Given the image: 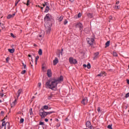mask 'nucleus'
I'll list each match as a JSON object with an SVG mask.
<instances>
[{
    "label": "nucleus",
    "instance_id": "obj_1",
    "mask_svg": "<svg viewBox=\"0 0 129 129\" xmlns=\"http://www.w3.org/2000/svg\"><path fill=\"white\" fill-rule=\"evenodd\" d=\"M63 80V77L62 76H60L57 79H52L49 80L45 84L46 88H49V89H51V90H56L57 88V85L60 82H62Z\"/></svg>",
    "mask_w": 129,
    "mask_h": 129
},
{
    "label": "nucleus",
    "instance_id": "obj_2",
    "mask_svg": "<svg viewBox=\"0 0 129 129\" xmlns=\"http://www.w3.org/2000/svg\"><path fill=\"white\" fill-rule=\"evenodd\" d=\"M39 114L40 116H41V118H45V117L47 116L46 111H45V110H43V109H40L39 110Z\"/></svg>",
    "mask_w": 129,
    "mask_h": 129
},
{
    "label": "nucleus",
    "instance_id": "obj_3",
    "mask_svg": "<svg viewBox=\"0 0 129 129\" xmlns=\"http://www.w3.org/2000/svg\"><path fill=\"white\" fill-rule=\"evenodd\" d=\"M69 62L70 64H77V60L73 57L69 58Z\"/></svg>",
    "mask_w": 129,
    "mask_h": 129
},
{
    "label": "nucleus",
    "instance_id": "obj_4",
    "mask_svg": "<svg viewBox=\"0 0 129 129\" xmlns=\"http://www.w3.org/2000/svg\"><path fill=\"white\" fill-rule=\"evenodd\" d=\"M44 22H50L51 21V15L50 14H46L44 19Z\"/></svg>",
    "mask_w": 129,
    "mask_h": 129
},
{
    "label": "nucleus",
    "instance_id": "obj_5",
    "mask_svg": "<svg viewBox=\"0 0 129 129\" xmlns=\"http://www.w3.org/2000/svg\"><path fill=\"white\" fill-rule=\"evenodd\" d=\"M76 27V28H79L80 30L82 32V30H83V25H82V24H81V23H79L77 24Z\"/></svg>",
    "mask_w": 129,
    "mask_h": 129
},
{
    "label": "nucleus",
    "instance_id": "obj_6",
    "mask_svg": "<svg viewBox=\"0 0 129 129\" xmlns=\"http://www.w3.org/2000/svg\"><path fill=\"white\" fill-rule=\"evenodd\" d=\"M87 41L89 45H93L94 42V39L93 38H87Z\"/></svg>",
    "mask_w": 129,
    "mask_h": 129
},
{
    "label": "nucleus",
    "instance_id": "obj_7",
    "mask_svg": "<svg viewBox=\"0 0 129 129\" xmlns=\"http://www.w3.org/2000/svg\"><path fill=\"white\" fill-rule=\"evenodd\" d=\"M87 102H88V99L87 98V97H85L81 101V103L84 105H86V104H87Z\"/></svg>",
    "mask_w": 129,
    "mask_h": 129
},
{
    "label": "nucleus",
    "instance_id": "obj_8",
    "mask_svg": "<svg viewBox=\"0 0 129 129\" xmlns=\"http://www.w3.org/2000/svg\"><path fill=\"white\" fill-rule=\"evenodd\" d=\"M86 125L87 127H88L89 128L92 129V125H91V122L90 121H88L86 123Z\"/></svg>",
    "mask_w": 129,
    "mask_h": 129
},
{
    "label": "nucleus",
    "instance_id": "obj_9",
    "mask_svg": "<svg viewBox=\"0 0 129 129\" xmlns=\"http://www.w3.org/2000/svg\"><path fill=\"white\" fill-rule=\"evenodd\" d=\"M99 57V52H97L94 53L93 59L96 60Z\"/></svg>",
    "mask_w": 129,
    "mask_h": 129
},
{
    "label": "nucleus",
    "instance_id": "obj_10",
    "mask_svg": "<svg viewBox=\"0 0 129 129\" xmlns=\"http://www.w3.org/2000/svg\"><path fill=\"white\" fill-rule=\"evenodd\" d=\"M22 92H23V90L22 89H20L18 91L17 93L16 94L17 98H19V97H20V95H21Z\"/></svg>",
    "mask_w": 129,
    "mask_h": 129
},
{
    "label": "nucleus",
    "instance_id": "obj_11",
    "mask_svg": "<svg viewBox=\"0 0 129 129\" xmlns=\"http://www.w3.org/2000/svg\"><path fill=\"white\" fill-rule=\"evenodd\" d=\"M47 75L48 77L50 78L52 76V73L51 72V70H48L47 71Z\"/></svg>",
    "mask_w": 129,
    "mask_h": 129
},
{
    "label": "nucleus",
    "instance_id": "obj_12",
    "mask_svg": "<svg viewBox=\"0 0 129 129\" xmlns=\"http://www.w3.org/2000/svg\"><path fill=\"white\" fill-rule=\"evenodd\" d=\"M58 62L59 60H58V58L55 57V59L53 60V64L55 66V65H56Z\"/></svg>",
    "mask_w": 129,
    "mask_h": 129
},
{
    "label": "nucleus",
    "instance_id": "obj_13",
    "mask_svg": "<svg viewBox=\"0 0 129 129\" xmlns=\"http://www.w3.org/2000/svg\"><path fill=\"white\" fill-rule=\"evenodd\" d=\"M45 31H46L47 34H50V32H51V27H46Z\"/></svg>",
    "mask_w": 129,
    "mask_h": 129
},
{
    "label": "nucleus",
    "instance_id": "obj_14",
    "mask_svg": "<svg viewBox=\"0 0 129 129\" xmlns=\"http://www.w3.org/2000/svg\"><path fill=\"white\" fill-rule=\"evenodd\" d=\"M5 129H10V122H7L6 123Z\"/></svg>",
    "mask_w": 129,
    "mask_h": 129
},
{
    "label": "nucleus",
    "instance_id": "obj_15",
    "mask_svg": "<svg viewBox=\"0 0 129 129\" xmlns=\"http://www.w3.org/2000/svg\"><path fill=\"white\" fill-rule=\"evenodd\" d=\"M16 16V13H14L12 15L10 14L7 16V19H11L12 18H14Z\"/></svg>",
    "mask_w": 129,
    "mask_h": 129
},
{
    "label": "nucleus",
    "instance_id": "obj_16",
    "mask_svg": "<svg viewBox=\"0 0 129 129\" xmlns=\"http://www.w3.org/2000/svg\"><path fill=\"white\" fill-rule=\"evenodd\" d=\"M16 104H17V99H15V101L11 103V107H14V106H15Z\"/></svg>",
    "mask_w": 129,
    "mask_h": 129
},
{
    "label": "nucleus",
    "instance_id": "obj_17",
    "mask_svg": "<svg viewBox=\"0 0 129 129\" xmlns=\"http://www.w3.org/2000/svg\"><path fill=\"white\" fill-rule=\"evenodd\" d=\"M105 74V72H102L100 74L97 75V77H101V76H103V75Z\"/></svg>",
    "mask_w": 129,
    "mask_h": 129
},
{
    "label": "nucleus",
    "instance_id": "obj_18",
    "mask_svg": "<svg viewBox=\"0 0 129 129\" xmlns=\"http://www.w3.org/2000/svg\"><path fill=\"white\" fill-rule=\"evenodd\" d=\"M87 16L90 19H92V18H93V14H92L91 13H88L87 14Z\"/></svg>",
    "mask_w": 129,
    "mask_h": 129
},
{
    "label": "nucleus",
    "instance_id": "obj_19",
    "mask_svg": "<svg viewBox=\"0 0 129 129\" xmlns=\"http://www.w3.org/2000/svg\"><path fill=\"white\" fill-rule=\"evenodd\" d=\"M48 108H49L48 105H44L41 108V109H43V110H44V109L47 110L48 109Z\"/></svg>",
    "mask_w": 129,
    "mask_h": 129
},
{
    "label": "nucleus",
    "instance_id": "obj_20",
    "mask_svg": "<svg viewBox=\"0 0 129 129\" xmlns=\"http://www.w3.org/2000/svg\"><path fill=\"white\" fill-rule=\"evenodd\" d=\"M109 44H110V41H108L105 43V48H107V47H109Z\"/></svg>",
    "mask_w": 129,
    "mask_h": 129
},
{
    "label": "nucleus",
    "instance_id": "obj_21",
    "mask_svg": "<svg viewBox=\"0 0 129 129\" xmlns=\"http://www.w3.org/2000/svg\"><path fill=\"white\" fill-rule=\"evenodd\" d=\"M9 52H10V53H14L15 52V48H12V49H8Z\"/></svg>",
    "mask_w": 129,
    "mask_h": 129
},
{
    "label": "nucleus",
    "instance_id": "obj_22",
    "mask_svg": "<svg viewBox=\"0 0 129 129\" xmlns=\"http://www.w3.org/2000/svg\"><path fill=\"white\" fill-rule=\"evenodd\" d=\"M52 113H55V111L46 112V116L49 114H52Z\"/></svg>",
    "mask_w": 129,
    "mask_h": 129
},
{
    "label": "nucleus",
    "instance_id": "obj_23",
    "mask_svg": "<svg viewBox=\"0 0 129 129\" xmlns=\"http://www.w3.org/2000/svg\"><path fill=\"white\" fill-rule=\"evenodd\" d=\"M49 10H50V8L47 5L45 8V13H48V12H49Z\"/></svg>",
    "mask_w": 129,
    "mask_h": 129
},
{
    "label": "nucleus",
    "instance_id": "obj_24",
    "mask_svg": "<svg viewBox=\"0 0 129 129\" xmlns=\"http://www.w3.org/2000/svg\"><path fill=\"white\" fill-rule=\"evenodd\" d=\"M63 16H61L59 18H58V22H62L63 21Z\"/></svg>",
    "mask_w": 129,
    "mask_h": 129
},
{
    "label": "nucleus",
    "instance_id": "obj_25",
    "mask_svg": "<svg viewBox=\"0 0 129 129\" xmlns=\"http://www.w3.org/2000/svg\"><path fill=\"white\" fill-rule=\"evenodd\" d=\"M38 54L39 55H40V56H41L43 54V51H42V49H39L38 51Z\"/></svg>",
    "mask_w": 129,
    "mask_h": 129
},
{
    "label": "nucleus",
    "instance_id": "obj_26",
    "mask_svg": "<svg viewBox=\"0 0 129 129\" xmlns=\"http://www.w3.org/2000/svg\"><path fill=\"white\" fill-rule=\"evenodd\" d=\"M114 9H115V10H119V9H120V6L115 5L114 7Z\"/></svg>",
    "mask_w": 129,
    "mask_h": 129
},
{
    "label": "nucleus",
    "instance_id": "obj_27",
    "mask_svg": "<svg viewBox=\"0 0 129 129\" xmlns=\"http://www.w3.org/2000/svg\"><path fill=\"white\" fill-rule=\"evenodd\" d=\"M24 4V5H26V6H30V0H27V4H26L25 3H23Z\"/></svg>",
    "mask_w": 129,
    "mask_h": 129
},
{
    "label": "nucleus",
    "instance_id": "obj_28",
    "mask_svg": "<svg viewBox=\"0 0 129 129\" xmlns=\"http://www.w3.org/2000/svg\"><path fill=\"white\" fill-rule=\"evenodd\" d=\"M48 2H44V4H42V6L43 7H46V6L47 7L48 6Z\"/></svg>",
    "mask_w": 129,
    "mask_h": 129
},
{
    "label": "nucleus",
    "instance_id": "obj_29",
    "mask_svg": "<svg viewBox=\"0 0 129 129\" xmlns=\"http://www.w3.org/2000/svg\"><path fill=\"white\" fill-rule=\"evenodd\" d=\"M113 56H114V57H117V53L116 52L113 51Z\"/></svg>",
    "mask_w": 129,
    "mask_h": 129
},
{
    "label": "nucleus",
    "instance_id": "obj_30",
    "mask_svg": "<svg viewBox=\"0 0 129 129\" xmlns=\"http://www.w3.org/2000/svg\"><path fill=\"white\" fill-rule=\"evenodd\" d=\"M29 113L30 115H32V114H33V109L30 108V109L29 110Z\"/></svg>",
    "mask_w": 129,
    "mask_h": 129
},
{
    "label": "nucleus",
    "instance_id": "obj_31",
    "mask_svg": "<svg viewBox=\"0 0 129 129\" xmlns=\"http://www.w3.org/2000/svg\"><path fill=\"white\" fill-rule=\"evenodd\" d=\"M38 59H39V56H37L35 58V64H37V62H38Z\"/></svg>",
    "mask_w": 129,
    "mask_h": 129
},
{
    "label": "nucleus",
    "instance_id": "obj_32",
    "mask_svg": "<svg viewBox=\"0 0 129 129\" xmlns=\"http://www.w3.org/2000/svg\"><path fill=\"white\" fill-rule=\"evenodd\" d=\"M87 68H88V69H90V68H91V66H90V63H89L87 65Z\"/></svg>",
    "mask_w": 129,
    "mask_h": 129
},
{
    "label": "nucleus",
    "instance_id": "obj_33",
    "mask_svg": "<svg viewBox=\"0 0 129 129\" xmlns=\"http://www.w3.org/2000/svg\"><path fill=\"white\" fill-rule=\"evenodd\" d=\"M107 128L110 129H112V125H110V124L108 125L107 126Z\"/></svg>",
    "mask_w": 129,
    "mask_h": 129
},
{
    "label": "nucleus",
    "instance_id": "obj_34",
    "mask_svg": "<svg viewBox=\"0 0 129 129\" xmlns=\"http://www.w3.org/2000/svg\"><path fill=\"white\" fill-rule=\"evenodd\" d=\"M64 25H67V24H68V21H67V20H65L63 23Z\"/></svg>",
    "mask_w": 129,
    "mask_h": 129
},
{
    "label": "nucleus",
    "instance_id": "obj_35",
    "mask_svg": "<svg viewBox=\"0 0 129 129\" xmlns=\"http://www.w3.org/2000/svg\"><path fill=\"white\" fill-rule=\"evenodd\" d=\"M24 118H21L20 123H23V122H24Z\"/></svg>",
    "mask_w": 129,
    "mask_h": 129
},
{
    "label": "nucleus",
    "instance_id": "obj_36",
    "mask_svg": "<svg viewBox=\"0 0 129 129\" xmlns=\"http://www.w3.org/2000/svg\"><path fill=\"white\" fill-rule=\"evenodd\" d=\"M2 126H6V121H3L2 124Z\"/></svg>",
    "mask_w": 129,
    "mask_h": 129
},
{
    "label": "nucleus",
    "instance_id": "obj_37",
    "mask_svg": "<svg viewBox=\"0 0 129 129\" xmlns=\"http://www.w3.org/2000/svg\"><path fill=\"white\" fill-rule=\"evenodd\" d=\"M81 16H82V15L81 14V13H79L78 15V17L81 18Z\"/></svg>",
    "mask_w": 129,
    "mask_h": 129
},
{
    "label": "nucleus",
    "instance_id": "obj_38",
    "mask_svg": "<svg viewBox=\"0 0 129 129\" xmlns=\"http://www.w3.org/2000/svg\"><path fill=\"white\" fill-rule=\"evenodd\" d=\"M125 97V98H127V97H129V93H127V94H126Z\"/></svg>",
    "mask_w": 129,
    "mask_h": 129
},
{
    "label": "nucleus",
    "instance_id": "obj_39",
    "mask_svg": "<svg viewBox=\"0 0 129 129\" xmlns=\"http://www.w3.org/2000/svg\"><path fill=\"white\" fill-rule=\"evenodd\" d=\"M23 67L24 68V69H26V68H27V65H26L25 64H24V63H22Z\"/></svg>",
    "mask_w": 129,
    "mask_h": 129
},
{
    "label": "nucleus",
    "instance_id": "obj_40",
    "mask_svg": "<svg viewBox=\"0 0 129 129\" xmlns=\"http://www.w3.org/2000/svg\"><path fill=\"white\" fill-rule=\"evenodd\" d=\"M101 108L100 107H98L97 108V111L98 112H100Z\"/></svg>",
    "mask_w": 129,
    "mask_h": 129
},
{
    "label": "nucleus",
    "instance_id": "obj_41",
    "mask_svg": "<svg viewBox=\"0 0 129 129\" xmlns=\"http://www.w3.org/2000/svg\"><path fill=\"white\" fill-rule=\"evenodd\" d=\"M18 4H19V1H18V0H16L15 2V7H17V5H18Z\"/></svg>",
    "mask_w": 129,
    "mask_h": 129
},
{
    "label": "nucleus",
    "instance_id": "obj_42",
    "mask_svg": "<svg viewBox=\"0 0 129 129\" xmlns=\"http://www.w3.org/2000/svg\"><path fill=\"white\" fill-rule=\"evenodd\" d=\"M109 22H110V21H111V20H112V17L109 16Z\"/></svg>",
    "mask_w": 129,
    "mask_h": 129
},
{
    "label": "nucleus",
    "instance_id": "obj_43",
    "mask_svg": "<svg viewBox=\"0 0 129 129\" xmlns=\"http://www.w3.org/2000/svg\"><path fill=\"white\" fill-rule=\"evenodd\" d=\"M39 125H44V122H40Z\"/></svg>",
    "mask_w": 129,
    "mask_h": 129
},
{
    "label": "nucleus",
    "instance_id": "obj_44",
    "mask_svg": "<svg viewBox=\"0 0 129 129\" xmlns=\"http://www.w3.org/2000/svg\"><path fill=\"white\" fill-rule=\"evenodd\" d=\"M9 60H10V57H7L6 59L7 63H8V62H9Z\"/></svg>",
    "mask_w": 129,
    "mask_h": 129
},
{
    "label": "nucleus",
    "instance_id": "obj_45",
    "mask_svg": "<svg viewBox=\"0 0 129 129\" xmlns=\"http://www.w3.org/2000/svg\"><path fill=\"white\" fill-rule=\"evenodd\" d=\"M36 7H38V8H40L41 10H43V9H44V7H41L40 5H36Z\"/></svg>",
    "mask_w": 129,
    "mask_h": 129
},
{
    "label": "nucleus",
    "instance_id": "obj_46",
    "mask_svg": "<svg viewBox=\"0 0 129 129\" xmlns=\"http://www.w3.org/2000/svg\"><path fill=\"white\" fill-rule=\"evenodd\" d=\"M25 73H26V70H23L21 72V74H25Z\"/></svg>",
    "mask_w": 129,
    "mask_h": 129
},
{
    "label": "nucleus",
    "instance_id": "obj_47",
    "mask_svg": "<svg viewBox=\"0 0 129 129\" xmlns=\"http://www.w3.org/2000/svg\"><path fill=\"white\" fill-rule=\"evenodd\" d=\"M63 48H62V49H61V51L60 52L61 56H62V55H63Z\"/></svg>",
    "mask_w": 129,
    "mask_h": 129
},
{
    "label": "nucleus",
    "instance_id": "obj_48",
    "mask_svg": "<svg viewBox=\"0 0 129 129\" xmlns=\"http://www.w3.org/2000/svg\"><path fill=\"white\" fill-rule=\"evenodd\" d=\"M11 37H13V38H15V35H14V34H13L12 33H11L10 34Z\"/></svg>",
    "mask_w": 129,
    "mask_h": 129
},
{
    "label": "nucleus",
    "instance_id": "obj_49",
    "mask_svg": "<svg viewBox=\"0 0 129 129\" xmlns=\"http://www.w3.org/2000/svg\"><path fill=\"white\" fill-rule=\"evenodd\" d=\"M38 87H41V85H42V84H41V83H38Z\"/></svg>",
    "mask_w": 129,
    "mask_h": 129
},
{
    "label": "nucleus",
    "instance_id": "obj_50",
    "mask_svg": "<svg viewBox=\"0 0 129 129\" xmlns=\"http://www.w3.org/2000/svg\"><path fill=\"white\" fill-rule=\"evenodd\" d=\"M51 98H52V95H50L49 96H48V99H51Z\"/></svg>",
    "mask_w": 129,
    "mask_h": 129
},
{
    "label": "nucleus",
    "instance_id": "obj_51",
    "mask_svg": "<svg viewBox=\"0 0 129 129\" xmlns=\"http://www.w3.org/2000/svg\"><path fill=\"white\" fill-rule=\"evenodd\" d=\"M44 120H45V121H46V122H48V121H49V119H48L47 118H45Z\"/></svg>",
    "mask_w": 129,
    "mask_h": 129
},
{
    "label": "nucleus",
    "instance_id": "obj_52",
    "mask_svg": "<svg viewBox=\"0 0 129 129\" xmlns=\"http://www.w3.org/2000/svg\"><path fill=\"white\" fill-rule=\"evenodd\" d=\"M0 95L2 97H4V93H0Z\"/></svg>",
    "mask_w": 129,
    "mask_h": 129
},
{
    "label": "nucleus",
    "instance_id": "obj_53",
    "mask_svg": "<svg viewBox=\"0 0 129 129\" xmlns=\"http://www.w3.org/2000/svg\"><path fill=\"white\" fill-rule=\"evenodd\" d=\"M83 67H85V68H86V67H87V65L85 64H84L83 65Z\"/></svg>",
    "mask_w": 129,
    "mask_h": 129
},
{
    "label": "nucleus",
    "instance_id": "obj_54",
    "mask_svg": "<svg viewBox=\"0 0 129 129\" xmlns=\"http://www.w3.org/2000/svg\"><path fill=\"white\" fill-rule=\"evenodd\" d=\"M4 113H5V112H4V111H1V114L2 115H3V114H4Z\"/></svg>",
    "mask_w": 129,
    "mask_h": 129
},
{
    "label": "nucleus",
    "instance_id": "obj_55",
    "mask_svg": "<svg viewBox=\"0 0 129 129\" xmlns=\"http://www.w3.org/2000/svg\"><path fill=\"white\" fill-rule=\"evenodd\" d=\"M128 107V105H127L125 106V109H127Z\"/></svg>",
    "mask_w": 129,
    "mask_h": 129
},
{
    "label": "nucleus",
    "instance_id": "obj_56",
    "mask_svg": "<svg viewBox=\"0 0 129 129\" xmlns=\"http://www.w3.org/2000/svg\"><path fill=\"white\" fill-rule=\"evenodd\" d=\"M119 1H117L116 2V5H119Z\"/></svg>",
    "mask_w": 129,
    "mask_h": 129
},
{
    "label": "nucleus",
    "instance_id": "obj_57",
    "mask_svg": "<svg viewBox=\"0 0 129 129\" xmlns=\"http://www.w3.org/2000/svg\"><path fill=\"white\" fill-rule=\"evenodd\" d=\"M60 123H58V124L56 125V126H57V127H59V126H60Z\"/></svg>",
    "mask_w": 129,
    "mask_h": 129
},
{
    "label": "nucleus",
    "instance_id": "obj_58",
    "mask_svg": "<svg viewBox=\"0 0 129 129\" xmlns=\"http://www.w3.org/2000/svg\"><path fill=\"white\" fill-rule=\"evenodd\" d=\"M126 82H127V84L129 85V80L128 79L126 80Z\"/></svg>",
    "mask_w": 129,
    "mask_h": 129
},
{
    "label": "nucleus",
    "instance_id": "obj_59",
    "mask_svg": "<svg viewBox=\"0 0 129 129\" xmlns=\"http://www.w3.org/2000/svg\"><path fill=\"white\" fill-rule=\"evenodd\" d=\"M8 117V116L7 115L6 117H5V118H4L3 120H5L6 119V118H7V117Z\"/></svg>",
    "mask_w": 129,
    "mask_h": 129
},
{
    "label": "nucleus",
    "instance_id": "obj_60",
    "mask_svg": "<svg viewBox=\"0 0 129 129\" xmlns=\"http://www.w3.org/2000/svg\"><path fill=\"white\" fill-rule=\"evenodd\" d=\"M55 120H56V121H57V122L59 121V119H56Z\"/></svg>",
    "mask_w": 129,
    "mask_h": 129
},
{
    "label": "nucleus",
    "instance_id": "obj_61",
    "mask_svg": "<svg viewBox=\"0 0 129 129\" xmlns=\"http://www.w3.org/2000/svg\"><path fill=\"white\" fill-rule=\"evenodd\" d=\"M70 2H71V3H73V2H74V0H70Z\"/></svg>",
    "mask_w": 129,
    "mask_h": 129
},
{
    "label": "nucleus",
    "instance_id": "obj_62",
    "mask_svg": "<svg viewBox=\"0 0 129 129\" xmlns=\"http://www.w3.org/2000/svg\"><path fill=\"white\" fill-rule=\"evenodd\" d=\"M28 57H31L32 56L31 55V54H28Z\"/></svg>",
    "mask_w": 129,
    "mask_h": 129
},
{
    "label": "nucleus",
    "instance_id": "obj_63",
    "mask_svg": "<svg viewBox=\"0 0 129 129\" xmlns=\"http://www.w3.org/2000/svg\"><path fill=\"white\" fill-rule=\"evenodd\" d=\"M66 120H67V121L68 120V118H66Z\"/></svg>",
    "mask_w": 129,
    "mask_h": 129
},
{
    "label": "nucleus",
    "instance_id": "obj_64",
    "mask_svg": "<svg viewBox=\"0 0 129 129\" xmlns=\"http://www.w3.org/2000/svg\"><path fill=\"white\" fill-rule=\"evenodd\" d=\"M40 38L42 37V35H39Z\"/></svg>",
    "mask_w": 129,
    "mask_h": 129
}]
</instances>
